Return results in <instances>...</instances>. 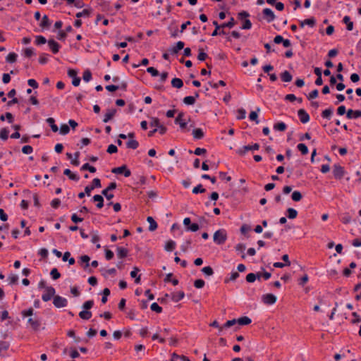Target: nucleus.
<instances>
[{
    "instance_id": "obj_1",
    "label": "nucleus",
    "mask_w": 361,
    "mask_h": 361,
    "mask_svg": "<svg viewBox=\"0 0 361 361\" xmlns=\"http://www.w3.org/2000/svg\"><path fill=\"white\" fill-rule=\"evenodd\" d=\"M214 241L218 245L224 244L227 240V233L225 230L219 229L213 235Z\"/></svg>"
},
{
    "instance_id": "obj_2",
    "label": "nucleus",
    "mask_w": 361,
    "mask_h": 361,
    "mask_svg": "<svg viewBox=\"0 0 361 361\" xmlns=\"http://www.w3.org/2000/svg\"><path fill=\"white\" fill-rule=\"evenodd\" d=\"M55 289L51 286L46 287L44 293L42 295V299L44 302L49 301L52 298L55 296Z\"/></svg>"
},
{
    "instance_id": "obj_3",
    "label": "nucleus",
    "mask_w": 361,
    "mask_h": 361,
    "mask_svg": "<svg viewBox=\"0 0 361 361\" xmlns=\"http://www.w3.org/2000/svg\"><path fill=\"white\" fill-rule=\"evenodd\" d=\"M53 304L57 308L65 307L68 305V300L60 295H55L53 299Z\"/></svg>"
},
{
    "instance_id": "obj_4",
    "label": "nucleus",
    "mask_w": 361,
    "mask_h": 361,
    "mask_svg": "<svg viewBox=\"0 0 361 361\" xmlns=\"http://www.w3.org/2000/svg\"><path fill=\"white\" fill-rule=\"evenodd\" d=\"M111 172L116 174H122L123 173L125 177H129L131 175L130 171L127 168L126 165H123L119 167L114 168L111 170Z\"/></svg>"
},
{
    "instance_id": "obj_5",
    "label": "nucleus",
    "mask_w": 361,
    "mask_h": 361,
    "mask_svg": "<svg viewBox=\"0 0 361 361\" xmlns=\"http://www.w3.org/2000/svg\"><path fill=\"white\" fill-rule=\"evenodd\" d=\"M262 300L264 304L271 305L276 302L277 298L271 293H267L262 295Z\"/></svg>"
},
{
    "instance_id": "obj_6",
    "label": "nucleus",
    "mask_w": 361,
    "mask_h": 361,
    "mask_svg": "<svg viewBox=\"0 0 361 361\" xmlns=\"http://www.w3.org/2000/svg\"><path fill=\"white\" fill-rule=\"evenodd\" d=\"M344 169L341 165L335 164L333 168V174L337 179H341L344 176Z\"/></svg>"
},
{
    "instance_id": "obj_7",
    "label": "nucleus",
    "mask_w": 361,
    "mask_h": 361,
    "mask_svg": "<svg viewBox=\"0 0 361 361\" xmlns=\"http://www.w3.org/2000/svg\"><path fill=\"white\" fill-rule=\"evenodd\" d=\"M259 148V145L257 143H255L252 145H246L244 146L242 149L238 150V154L240 155H244L247 152L250 150H258Z\"/></svg>"
},
{
    "instance_id": "obj_8",
    "label": "nucleus",
    "mask_w": 361,
    "mask_h": 361,
    "mask_svg": "<svg viewBox=\"0 0 361 361\" xmlns=\"http://www.w3.org/2000/svg\"><path fill=\"white\" fill-rule=\"evenodd\" d=\"M126 88L127 83L126 82H122L120 85H109L106 86V90H107L109 92H115L118 89L126 90Z\"/></svg>"
},
{
    "instance_id": "obj_9",
    "label": "nucleus",
    "mask_w": 361,
    "mask_h": 361,
    "mask_svg": "<svg viewBox=\"0 0 361 361\" xmlns=\"http://www.w3.org/2000/svg\"><path fill=\"white\" fill-rule=\"evenodd\" d=\"M90 258L87 255H82L80 257L78 260V264L81 266V267L84 269H87L90 267Z\"/></svg>"
},
{
    "instance_id": "obj_10",
    "label": "nucleus",
    "mask_w": 361,
    "mask_h": 361,
    "mask_svg": "<svg viewBox=\"0 0 361 361\" xmlns=\"http://www.w3.org/2000/svg\"><path fill=\"white\" fill-rule=\"evenodd\" d=\"M170 297L173 302H178L184 298L185 293L183 291L173 292L171 293Z\"/></svg>"
},
{
    "instance_id": "obj_11",
    "label": "nucleus",
    "mask_w": 361,
    "mask_h": 361,
    "mask_svg": "<svg viewBox=\"0 0 361 361\" xmlns=\"http://www.w3.org/2000/svg\"><path fill=\"white\" fill-rule=\"evenodd\" d=\"M264 18L268 23L273 21L275 18L274 12L268 8H266L262 11Z\"/></svg>"
},
{
    "instance_id": "obj_12",
    "label": "nucleus",
    "mask_w": 361,
    "mask_h": 361,
    "mask_svg": "<svg viewBox=\"0 0 361 361\" xmlns=\"http://www.w3.org/2000/svg\"><path fill=\"white\" fill-rule=\"evenodd\" d=\"M298 115L302 123H306L310 121L309 114L302 109L298 110Z\"/></svg>"
},
{
    "instance_id": "obj_13",
    "label": "nucleus",
    "mask_w": 361,
    "mask_h": 361,
    "mask_svg": "<svg viewBox=\"0 0 361 361\" xmlns=\"http://www.w3.org/2000/svg\"><path fill=\"white\" fill-rule=\"evenodd\" d=\"M48 45L54 54H56L59 51L60 45L54 39H49L47 41Z\"/></svg>"
},
{
    "instance_id": "obj_14",
    "label": "nucleus",
    "mask_w": 361,
    "mask_h": 361,
    "mask_svg": "<svg viewBox=\"0 0 361 361\" xmlns=\"http://www.w3.org/2000/svg\"><path fill=\"white\" fill-rule=\"evenodd\" d=\"M184 116L183 112H180L175 119V123L178 124L180 128L184 129L187 127V123L183 121V117Z\"/></svg>"
},
{
    "instance_id": "obj_15",
    "label": "nucleus",
    "mask_w": 361,
    "mask_h": 361,
    "mask_svg": "<svg viewBox=\"0 0 361 361\" xmlns=\"http://www.w3.org/2000/svg\"><path fill=\"white\" fill-rule=\"evenodd\" d=\"M116 111H117L116 109H108L106 113L104 115L103 122L104 123L109 122L116 115Z\"/></svg>"
},
{
    "instance_id": "obj_16",
    "label": "nucleus",
    "mask_w": 361,
    "mask_h": 361,
    "mask_svg": "<svg viewBox=\"0 0 361 361\" xmlns=\"http://www.w3.org/2000/svg\"><path fill=\"white\" fill-rule=\"evenodd\" d=\"M184 47V42H181V41H179L176 43V45L173 47H172L171 49H169V51L171 52V54H177L180 50H181L182 49H183Z\"/></svg>"
},
{
    "instance_id": "obj_17",
    "label": "nucleus",
    "mask_w": 361,
    "mask_h": 361,
    "mask_svg": "<svg viewBox=\"0 0 361 361\" xmlns=\"http://www.w3.org/2000/svg\"><path fill=\"white\" fill-rule=\"evenodd\" d=\"M93 201L97 202V207L101 209L104 206V198L100 195H95L93 196Z\"/></svg>"
},
{
    "instance_id": "obj_18",
    "label": "nucleus",
    "mask_w": 361,
    "mask_h": 361,
    "mask_svg": "<svg viewBox=\"0 0 361 361\" xmlns=\"http://www.w3.org/2000/svg\"><path fill=\"white\" fill-rule=\"evenodd\" d=\"M128 250L125 247H117V257L119 258V259H123L124 257H126L127 255H128Z\"/></svg>"
},
{
    "instance_id": "obj_19",
    "label": "nucleus",
    "mask_w": 361,
    "mask_h": 361,
    "mask_svg": "<svg viewBox=\"0 0 361 361\" xmlns=\"http://www.w3.org/2000/svg\"><path fill=\"white\" fill-rule=\"evenodd\" d=\"M252 322V320L250 318H249L248 317H246V316H244V317H240L237 319V323L239 324V325H242V326H244V325H248L250 324V323Z\"/></svg>"
},
{
    "instance_id": "obj_20",
    "label": "nucleus",
    "mask_w": 361,
    "mask_h": 361,
    "mask_svg": "<svg viewBox=\"0 0 361 361\" xmlns=\"http://www.w3.org/2000/svg\"><path fill=\"white\" fill-rule=\"evenodd\" d=\"M147 221L149 224V230L150 231H154L157 228V224L152 216H148Z\"/></svg>"
},
{
    "instance_id": "obj_21",
    "label": "nucleus",
    "mask_w": 361,
    "mask_h": 361,
    "mask_svg": "<svg viewBox=\"0 0 361 361\" xmlns=\"http://www.w3.org/2000/svg\"><path fill=\"white\" fill-rule=\"evenodd\" d=\"M50 25H51V23L49 20L48 16L47 15H44L42 18L39 26L42 29H44V28H48L50 26Z\"/></svg>"
},
{
    "instance_id": "obj_22",
    "label": "nucleus",
    "mask_w": 361,
    "mask_h": 361,
    "mask_svg": "<svg viewBox=\"0 0 361 361\" xmlns=\"http://www.w3.org/2000/svg\"><path fill=\"white\" fill-rule=\"evenodd\" d=\"M315 23H316L315 19L314 18H311L305 19L303 21H301L300 23V26L301 27H303L305 25H307L310 27H314L315 25Z\"/></svg>"
},
{
    "instance_id": "obj_23",
    "label": "nucleus",
    "mask_w": 361,
    "mask_h": 361,
    "mask_svg": "<svg viewBox=\"0 0 361 361\" xmlns=\"http://www.w3.org/2000/svg\"><path fill=\"white\" fill-rule=\"evenodd\" d=\"M281 78L283 82H290L293 79L292 75L288 71H285L281 74Z\"/></svg>"
},
{
    "instance_id": "obj_24",
    "label": "nucleus",
    "mask_w": 361,
    "mask_h": 361,
    "mask_svg": "<svg viewBox=\"0 0 361 361\" xmlns=\"http://www.w3.org/2000/svg\"><path fill=\"white\" fill-rule=\"evenodd\" d=\"M192 135L195 139L200 140L204 137V132L201 128H196L193 130Z\"/></svg>"
},
{
    "instance_id": "obj_25",
    "label": "nucleus",
    "mask_w": 361,
    "mask_h": 361,
    "mask_svg": "<svg viewBox=\"0 0 361 361\" xmlns=\"http://www.w3.org/2000/svg\"><path fill=\"white\" fill-rule=\"evenodd\" d=\"M343 22L346 24L348 30L350 31L353 29V22L351 21L349 16H345L343 19Z\"/></svg>"
},
{
    "instance_id": "obj_26",
    "label": "nucleus",
    "mask_w": 361,
    "mask_h": 361,
    "mask_svg": "<svg viewBox=\"0 0 361 361\" xmlns=\"http://www.w3.org/2000/svg\"><path fill=\"white\" fill-rule=\"evenodd\" d=\"M286 128H287V126L283 122L277 123L274 125V129L275 130L283 132L286 130Z\"/></svg>"
},
{
    "instance_id": "obj_27",
    "label": "nucleus",
    "mask_w": 361,
    "mask_h": 361,
    "mask_svg": "<svg viewBox=\"0 0 361 361\" xmlns=\"http://www.w3.org/2000/svg\"><path fill=\"white\" fill-rule=\"evenodd\" d=\"M171 85L173 87H176V88L179 89L183 87V82L181 79L175 78L171 80Z\"/></svg>"
},
{
    "instance_id": "obj_28",
    "label": "nucleus",
    "mask_w": 361,
    "mask_h": 361,
    "mask_svg": "<svg viewBox=\"0 0 361 361\" xmlns=\"http://www.w3.org/2000/svg\"><path fill=\"white\" fill-rule=\"evenodd\" d=\"M126 146L128 148L135 149L138 147L139 143L137 140L131 139L126 142Z\"/></svg>"
},
{
    "instance_id": "obj_29",
    "label": "nucleus",
    "mask_w": 361,
    "mask_h": 361,
    "mask_svg": "<svg viewBox=\"0 0 361 361\" xmlns=\"http://www.w3.org/2000/svg\"><path fill=\"white\" fill-rule=\"evenodd\" d=\"M79 316L81 319L87 320L91 318L92 312L89 310H82L80 312Z\"/></svg>"
},
{
    "instance_id": "obj_30",
    "label": "nucleus",
    "mask_w": 361,
    "mask_h": 361,
    "mask_svg": "<svg viewBox=\"0 0 361 361\" xmlns=\"http://www.w3.org/2000/svg\"><path fill=\"white\" fill-rule=\"evenodd\" d=\"M63 173L68 176V178L71 179V180H78L79 178L77 176V175H75V173H72L71 171L68 169H66L64 170L63 171Z\"/></svg>"
},
{
    "instance_id": "obj_31",
    "label": "nucleus",
    "mask_w": 361,
    "mask_h": 361,
    "mask_svg": "<svg viewBox=\"0 0 361 361\" xmlns=\"http://www.w3.org/2000/svg\"><path fill=\"white\" fill-rule=\"evenodd\" d=\"M47 122L49 124L53 132L56 133L59 130L58 126L55 124V121L53 118H48Z\"/></svg>"
},
{
    "instance_id": "obj_32",
    "label": "nucleus",
    "mask_w": 361,
    "mask_h": 361,
    "mask_svg": "<svg viewBox=\"0 0 361 361\" xmlns=\"http://www.w3.org/2000/svg\"><path fill=\"white\" fill-rule=\"evenodd\" d=\"M286 212L288 217L290 219H295L298 216V212L295 209L288 208Z\"/></svg>"
},
{
    "instance_id": "obj_33",
    "label": "nucleus",
    "mask_w": 361,
    "mask_h": 361,
    "mask_svg": "<svg viewBox=\"0 0 361 361\" xmlns=\"http://www.w3.org/2000/svg\"><path fill=\"white\" fill-rule=\"evenodd\" d=\"M91 14V11L89 9H84L80 12H78L76 13L75 16L77 18H82V17H90Z\"/></svg>"
},
{
    "instance_id": "obj_34",
    "label": "nucleus",
    "mask_w": 361,
    "mask_h": 361,
    "mask_svg": "<svg viewBox=\"0 0 361 361\" xmlns=\"http://www.w3.org/2000/svg\"><path fill=\"white\" fill-rule=\"evenodd\" d=\"M297 148L301 152V154L302 155H306L308 153V148L303 143L298 144V146H297Z\"/></svg>"
},
{
    "instance_id": "obj_35",
    "label": "nucleus",
    "mask_w": 361,
    "mask_h": 361,
    "mask_svg": "<svg viewBox=\"0 0 361 361\" xmlns=\"http://www.w3.org/2000/svg\"><path fill=\"white\" fill-rule=\"evenodd\" d=\"M291 198L295 202H299L302 200V195L300 192L295 190L292 193Z\"/></svg>"
},
{
    "instance_id": "obj_36",
    "label": "nucleus",
    "mask_w": 361,
    "mask_h": 361,
    "mask_svg": "<svg viewBox=\"0 0 361 361\" xmlns=\"http://www.w3.org/2000/svg\"><path fill=\"white\" fill-rule=\"evenodd\" d=\"M82 171H89L90 173H95L96 168L90 166L88 163L83 164L80 169Z\"/></svg>"
},
{
    "instance_id": "obj_37",
    "label": "nucleus",
    "mask_w": 361,
    "mask_h": 361,
    "mask_svg": "<svg viewBox=\"0 0 361 361\" xmlns=\"http://www.w3.org/2000/svg\"><path fill=\"white\" fill-rule=\"evenodd\" d=\"M183 102L187 105H192L195 103V97L193 96H187L184 97Z\"/></svg>"
},
{
    "instance_id": "obj_38",
    "label": "nucleus",
    "mask_w": 361,
    "mask_h": 361,
    "mask_svg": "<svg viewBox=\"0 0 361 361\" xmlns=\"http://www.w3.org/2000/svg\"><path fill=\"white\" fill-rule=\"evenodd\" d=\"M17 59V54L14 52L9 53L8 56H6V61L8 63H14L16 61Z\"/></svg>"
},
{
    "instance_id": "obj_39",
    "label": "nucleus",
    "mask_w": 361,
    "mask_h": 361,
    "mask_svg": "<svg viewBox=\"0 0 361 361\" xmlns=\"http://www.w3.org/2000/svg\"><path fill=\"white\" fill-rule=\"evenodd\" d=\"M333 114V110L332 109L329 108V109H326L325 110H324L322 112V116L323 118H327V119H329L331 116Z\"/></svg>"
},
{
    "instance_id": "obj_40",
    "label": "nucleus",
    "mask_w": 361,
    "mask_h": 361,
    "mask_svg": "<svg viewBox=\"0 0 361 361\" xmlns=\"http://www.w3.org/2000/svg\"><path fill=\"white\" fill-rule=\"evenodd\" d=\"M235 25V21L233 18H231L230 20L227 23L221 24V28L229 27L232 28Z\"/></svg>"
},
{
    "instance_id": "obj_41",
    "label": "nucleus",
    "mask_w": 361,
    "mask_h": 361,
    "mask_svg": "<svg viewBox=\"0 0 361 361\" xmlns=\"http://www.w3.org/2000/svg\"><path fill=\"white\" fill-rule=\"evenodd\" d=\"M309 280V277L307 274H304L302 276L298 279V284L301 286H304Z\"/></svg>"
},
{
    "instance_id": "obj_42",
    "label": "nucleus",
    "mask_w": 361,
    "mask_h": 361,
    "mask_svg": "<svg viewBox=\"0 0 361 361\" xmlns=\"http://www.w3.org/2000/svg\"><path fill=\"white\" fill-rule=\"evenodd\" d=\"M175 246H176V243L173 240H169L167 241V243H166V245H165V249L167 251H172L173 250V249L175 248Z\"/></svg>"
},
{
    "instance_id": "obj_43",
    "label": "nucleus",
    "mask_w": 361,
    "mask_h": 361,
    "mask_svg": "<svg viewBox=\"0 0 361 361\" xmlns=\"http://www.w3.org/2000/svg\"><path fill=\"white\" fill-rule=\"evenodd\" d=\"M9 131L6 128H2L0 131V138L3 140H6L8 137Z\"/></svg>"
},
{
    "instance_id": "obj_44",
    "label": "nucleus",
    "mask_w": 361,
    "mask_h": 361,
    "mask_svg": "<svg viewBox=\"0 0 361 361\" xmlns=\"http://www.w3.org/2000/svg\"><path fill=\"white\" fill-rule=\"evenodd\" d=\"M152 311L157 313H161L162 312V307H160L157 302H153L150 307Z\"/></svg>"
},
{
    "instance_id": "obj_45",
    "label": "nucleus",
    "mask_w": 361,
    "mask_h": 361,
    "mask_svg": "<svg viewBox=\"0 0 361 361\" xmlns=\"http://www.w3.org/2000/svg\"><path fill=\"white\" fill-rule=\"evenodd\" d=\"M257 277L259 278V276L256 275L253 272H250V274H248L247 275L246 280L249 283H252V282H254L256 280Z\"/></svg>"
},
{
    "instance_id": "obj_46",
    "label": "nucleus",
    "mask_w": 361,
    "mask_h": 361,
    "mask_svg": "<svg viewBox=\"0 0 361 361\" xmlns=\"http://www.w3.org/2000/svg\"><path fill=\"white\" fill-rule=\"evenodd\" d=\"M82 79L85 82H89L92 79V73L90 70H86L84 71L82 75Z\"/></svg>"
},
{
    "instance_id": "obj_47",
    "label": "nucleus",
    "mask_w": 361,
    "mask_h": 361,
    "mask_svg": "<svg viewBox=\"0 0 361 361\" xmlns=\"http://www.w3.org/2000/svg\"><path fill=\"white\" fill-rule=\"evenodd\" d=\"M207 54L204 51L203 49H199V54L197 56V59L200 61H204L207 58Z\"/></svg>"
},
{
    "instance_id": "obj_48",
    "label": "nucleus",
    "mask_w": 361,
    "mask_h": 361,
    "mask_svg": "<svg viewBox=\"0 0 361 361\" xmlns=\"http://www.w3.org/2000/svg\"><path fill=\"white\" fill-rule=\"evenodd\" d=\"M341 221H342V223L348 224L351 221V216L349 214L345 213L342 216Z\"/></svg>"
},
{
    "instance_id": "obj_49",
    "label": "nucleus",
    "mask_w": 361,
    "mask_h": 361,
    "mask_svg": "<svg viewBox=\"0 0 361 361\" xmlns=\"http://www.w3.org/2000/svg\"><path fill=\"white\" fill-rule=\"evenodd\" d=\"M94 305V301L92 300H87L82 305V308L85 310H89L91 309Z\"/></svg>"
},
{
    "instance_id": "obj_50",
    "label": "nucleus",
    "mask_w": 361,
    "mask_h": 361,
    "mask_svg": "<svg viewBox=\"0 0 361 361\" xmlns=\"http://www.w3.org/2000/svg\"><path fill=\"white\" fill-rule=\"evenodd\" d=\"M27 322L34 328V329H37L39 325H40V323L38 320L37 319H34L32 318H29L28 320H27Z\"/></svg>"
},
{
    "instance_id": "obj_51",
    "label": "nucleus",
    "mask_w": 361,
    "mask_h": 361,
    "mask_svg": "<svg viewBox=\"0 0 361 361\" xmlns=\"http://www.w3.org/2000/svg\"><path fill=\"white\" fill-rule=\"evenodd\" d=\"M206 190L202 187L201 184H199L192 189V192L194 194L203 193Z\"/></svg>"
},
{
    "instance_id": "obj_52",
    "label": "nucleus",
    "mask_w": 361,
    "mask_h": 361,
    "mask_svg": "<svg viewBox=\"0 0 361 361\" xmlns=\"http://www.w3.org/2000/svg\"><path fill=\"white\" fill-rule=\"evenodd\" d=\"M70 131V127L67 124H62L60 127V133L62 135H66Z\"/></svg>"
},
{
    "instance_id": "obj_53",
    "label": "nucleus",
    "mask_w": 361,
    "mask_h": 361,
    "mask_svg": "<svg viewBox=\"0 0 361 361\" xmlns=\"http://www.w3.org/2000/svg\"><path fill=\"white\" fill-rule=\"evenodd\" d=\"M47 42V39L44 37L38 35L36 37L35 43L37 45L44 44Z\"/></svg>"
},
{
    "instance_id": "obj_54",
    "label": "nucleus",
    "mask_w": 361,
    "mask_h": 361,
    "mask_svg": "<svg viewBox=\"0 0 361 361\" xmlns=\"http://www.w3.org/2000/svg\"><path fill=\"white\" fill-rule=\"evenodd\" d=\"M213 24L215 26V27H214V30L212 33V36L214 37V36H216L219 35V30L220 28H221V25H219L217 21H216V20L213 22Z\"/></svg>"
},
{
    "instance_id": "obj_55",
    "label": "nucleus",
    "mask_w": 361,
    "mask_h": 361,
    "mask_svg": "<svg viewBox=\"0 0 361 361\" xmlns=\"http://www.w3.org/2000/svg\"><path fill=\"white\" fill-rule=\"evenodd\" d=\"M149 124L152 127H156L157 128L158 126H160L161 123H160L159 119L158 118L152 117L151 118V121H150Z\"/></svg>"
},
{
    "instance_id": "obj_56",
    "label": "nucleus",
    "mask_w": 361,
    "mask_h": 361,
    "mask_svg": "<svg viewBox=\"0 0 361 361\" xmlns=\"http://www.w3.org/2000/svg\"><path fill=\"white\" fill-rule=\"evenodd\" d=\"M239 276L238 272H232L231 274V276L229 278L225 279L224 281L225 283H228L230 281H235L237 278Z\"/></svg>"
},
{
    "instance_id": "obj_57",
    "label": "nucleus",
    "mask_w": 361,
    "mask_h": 361,
    "mask_svg": "<svg viewBox=\"0 0 361 361\" xmlns=\"http://www.w3.org/2000/svg\"><path fill=\"white\" fill-rule=\"evenodd\" d=\"M249 118L251 121H254L256 123H259L258 115L257 111H251L249 116Z\"/></svg>"
},
{
    "instance_id": "obj_58",
    "label": "nucleus",
    "mask_w": 361,
    "mask_h": 361,
    "mask_svg": "<svg viewBox=\"0 0 361 361\" xmlns=\"http://www.w3.org/2000/svg\"><path fill=\"white\" fill-rule=\"evenodd\" d=\"M9 348V343L6 341H0V353L2 351L7 350Z\"/></svg>"
},
{
    "instance_id": "obj_59",
    "label": "nucleus",
    "mask_w": 361,
    "mask_h": 361,
    "mask_svg": "<svg viewBox=\"0 0 361 361\" xmlns=\"http://www.w3.org/2000/svg\"><path fill=\"white\" fill-rule=\"evenodd\" d=\"M32 151H33V149L30 145H25L22 148V152L23 154H31L32 152Z\"/></svg>"
},
{
    "instance_id": "obj_60",
    "label": "nucleus",
    "mask_w": 361,
    "mask_h": 361,
    "mask_svg": "<svg viewBox=\"0 0 361 361\" xmlns=\"http://www.w3.org/2000/svg\"><path fill=\"white\" fill-rule=\"evenodd\" d=\"M251 27H252L251 21L248 19H245L243 23L241 28L245 29V30H248V29H250Z\"/></svg>"
},
{
    "instance_id": "obj_61",
    "label": "nucleus",
    "mask_w": 361,
    "mask_h": 361,
    "mask_svg": "<svg viewBox=\"0 0 361 361\" xmlns=\"http://www.w3.org/2000/svg\"><path fill=\"white\" fill-rule=\"evenodd\" d=\"M32 55H34V51H33L32 48L29 47V48L25 49V50H24V56L25 57L30 58Z\"/></svg>"
},
{
    "instance_id": "obj_62",
    "label": "nucleus",
    "mask_w": 361,
    "mask_h": 361,
    "mask_svg": "<svg viewBox=\"0 0 361 361\" xmlns=\"http://www.w3.org/2000/svg\"><path fill=\"white\" fill-rule=\"evenodd\" d=\"M194 286L197 288H202L204 286V281L202 279H197L194 282Z\"/></svg>"
},
{
    "instance_id": "obj_63",
    "label": "nucleus",
    "mask_w": 361,
    "mask_h": 361,
    "mask_svg": "<svg viewBox=\"0 0 361 361\" xmlns=\"http://www.w3.org/2000/svg\"><path fill=\"white\" fill-rule=\"evenodd\" d=\"M118 149L117 147L113 144L109 145L106 152L109 154H114L117 152Z\"/></svg>"
},
{
    "instance_id": "obj_64",
    "label": "nucleus",
    "mask_w": 361,
    "mask_h": 361,
    "mask_svg": "<svg viewBox=\"0 0 361 361\" xmlns=\"http://www.w3.org/2000/svg\"><path fill=\"white\" fill-rule=\"evenodd\" d=\"M147 71L154 77L157 76L159 75L158 71L154 67L147 68Z\"/></svg>"
}]
</instances>
